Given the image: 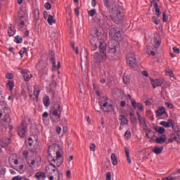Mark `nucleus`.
<instances>
[{"mask_svg":"<svg viewBox=\"0 0 180 180\" xmlns=\"http://www.w3.org/2000/svg\"><path fill=\"white\" fill-rule=\"evenodd\" d=\"M56 149L54 145L49 146L48 149V160L50 162L46 167V172L49 175H53V174H58V170L56 167H61V164H63V155L58 151H55Z\"/></svg>","mask_w":180,"mask_h":180,"instance_id":"nucleus-1","label":"nucleus"},{"mask_svg":"<svg viewBox=\"0 0 180 180\" xmlns=\"http://www.w3.org/2000/svg\"><path fill=\"white\" fill-rule=\"evenodd\" d=\"M104 5L110 9V18L114 23H119L123 20V9L120 6L112 4L110 6L109 0H103Z\"/></svg>","mask_w":180,"mask_h":180,"instance_id":"nucleus-2","label":"nucleus"},{"mask_svg":"<svg viewBox=\"0 0 180 180\" xmlns=\"http://www.w3.org/2000/svg\"><path fill=\"white\" fill-rule=\"evenodd\" d=\"M8 162L11 165L14 164V169L20 174L25 172V160L22 158H13V156H11L8 159Z\"/></svg>","mask_w":180,"mask_h":180,"instance_id":"nucleus-3","label":"nucleus"},{"mask_svg":"<svg viewBox=\"0 0 180 180\" xmlns=\"http://www.w3.org/2000/svg\"><path fill=\"white\" fill-rule=\"evenodd\" d=\"M122 33H123V30L119 27H112L109 31V37L112 39V40H115L117 43H122L124 39L122 36Z\"/></svg>","mask_w":180,"mask_h":180,"instance_id":"nucleus-4","label":"nucleus"},{"mask_svg":"<svg viewBox=\"0 0 180 180\" xmlns=\"http://www.w3.org/2000/svg\"><path fill=\"white\" fill-rule=\"evenodd\" d=\"M63 111V108L60 106L59 104L55 105L53 109L51 111L50 118L52 122L54 123H58L61 119V112Z\"/></svg>","mask_w":180,"mask_h":180,"instance_id":"nucleus-5","label":"nucleus"},{"mask_svg":"<svg viewBox=\"0 0 180 180\" xmlns=\"http://www.w3.org/2000/svg\"><path fill=\"white\" fill-rule=\"evenodd\" d=\"M96 20H97L98 25L104 27L105 29H109L112 22L108 18V16L103 13H98L96 15Z\"/></svg>","mask_w":180,"mask_h":180,"instance_id":"nucleus-6","label":"nucleus"},{"mask_svg":"<svg viewBox=\"0 0 180 180\" xmlns=\"http://www.w3.org/2000/svg\"><path fill=\"white\" fill-rule=\"evenodd\" d=\"M127 63L132 70H137L139 65H137V59L134 53H129L127 58Z\"/></svg>","mask_w":180,"mask_h":180,"instance_id":"nucleus-7","label":"nucleus"},{"mask_svg":"<svg viewBox=\"0 0 180 180\" xmlns=\"http://www.w3.org/2000/svg\"><path fill=\"white\" fill-rule=\"evenodd\" d=\"M41 162V158L40 156H36L34 159H27V162L30 168H39V165H40V162Z\"/></svg>","mask_w":180,"mask_h":180,"instance_id":"nucleus-8","label":"nucleus"},{"mask_svg":"<svg viewBox=\"0 0 180 180\" xmlns=\"http://www.w3.org/2000/svg\"><path fill=\"white\" fill-rule=\"evenodd\" d=\"M155 48L153 47V46L151 45H148L147 46V51L146 53L149 55V56H155V51H157V49H158V47H160V44H161V42H160V41L155 39Z\"/></svg>","mask_w":180,"mask_h":180,"instance_id":"nucleus-9","label":"nucleus"},{"mask_svg":"<svg viewBox=\"0 0 180 180\" xmlns=\"http://www.w3.org/2000/svg\"><path fill=\"white\" fill-rule=\"evenodd\" d=\"M12 143V140L9 136L3 137L0 140V153H2V148H5V147H8L9 144ZM2 147V148H1Z\"/></svg>","mask_w":180,"mask_h":180,"instance_id":"nucleus-10","label":"nucleus"},{"mask_svg":"<svg viewBox=\"0 0 180 180\" xmlns=\"http://www.w3.org/2000/svg\"><path fill=\"white\" fill-rule=\"evenodd\" d=\"M26 131H27V125L26 122H22L18 127V136H20V137H25V136H26Z\"/></svg>","mask_w":180,"mask_h":180,"instance_id":"nucleus-11","label":"nucleus"},{"mask_svg":"<svg viewBox=\"0 0 180 180\" xmlns=\"http://www.w3.org/2000/svg\"><path fill=\"white\" fill-rule=\"evenodd\" d=\"M106 60V54L101 53L99 55L98 53H96L94 54V63H96L97 64H101L102 61H105Z\"/></svg>","mask_w":180,"mask_h":180,"instance_id":"nucleus-12","label":"nucleus"},{"mask_svg":"<svg viewBox=\"0 0 180 180\" xmlns=\"http://www.w3.org/2000/svg\"><path fill=\"white\" fill-rule=\"evenodd\" d=\"M21 74L26 82L30 81L31 78H33V75L30 73V71L23 69L21 70Z\"/></svg>","mask_w":180,"mask_h":180,"instance_id":"nucleus-13","label":"nucleus"},{"mask_svg":"<svg viewBox=\"0 0 180 180\" xmlns=\"http://www.w3.org/2000/svg\"><path fill=\"white\" fill-rule=\"evenodd\" d=\"M95 34L98 40H102L105 37V31L102 27H97L95 31Z\"/></svg>","mask_w":180,"mask_h":180,"instance_id":"nucleus-14","label":"nucleus"},{"mask_svg":"<svg viewBox=\"0 0 180 180\" xmlns=\"http://www.w3.org/2000/svg\"><path fill=\"white\" fill-rule=\"evenodd\" d=\"M116 46H117V44L114 43L113 40L108 41L109 54H112V57H114L115 53H116Z\"/></svg>","mask_w":180,"mask_h":180,"instance_id":"nucleus-15","label":"nucleus"},{"mask_svg":"<svg viewBox=\"0 0 180 180\" xmlns=\"http://www.w3.org/2000/svg\"><path fill=\"white\" fill-rule=\"evenodd\" d=\"M150 83L151 85L153 86V88L155 89L157 86H161L162 84H164V79H153L150 78Z\"/></svg>","mask_w":180,"mask_h":180,"instance_id":"nucleus-16","label":"nucleus"},{"mask_svg":"<svg viewBox=\"0 0 180 180\" xmlns=\"http://www.w3.org/2000/svg\"><path fill=\"white\" fill-rule=\"evenodd\" d=\"M26 20V14H18V26L22 29L25 26V21Z\"/></svg>","mask_w":180,"mask_h":180,"instance_id":"nucleus-17","label":"nucleus"},{"mask_svg":"<svg viewBox=\"0 0 180 180\" xmlns=\"http://www.w3.org/2000/svg\"><path fill=\"white\" fill-rule=\"evenodd\" d=\"M160 124H161V126H163L164 127H174V120H172V119H169L167 121H162L160 122Z\"/></svg>","mask_w":180,"mask_h":180,"instance_id":"nucleus-18","label":"nucleus"},{"mask_svg":"<svg viewBox=\"0 0 180 180\" xmlns=\"http://www.w3.org/2000/svg\"><path fill=\"white\" fill-rule=\"evenodd\" d=\"M178 174H180V169H178L176 172L172 173L167 177L165 178L163 180H174V179H179V176H176L178 175Z\"/></svg>","mask_w":180,"mask_h":180,"instance_id":"nucleus-19","label":"nucleus"},{"mask_svg":"<svg viewBox=\"0 0 180 180\" xmlns=\"http://www.w3.org/2000/svg\"><path fill=\"white\" fill-rule=\"evenodd\" d=\"M99 50L101 54H106V42L100 41Z\"/></svg>","mask_w":180,"mask_h":180,"instance_id":"nucleus-20","label":"nucleus"},{"mask_svg":"<svg viewBox=\"0 0 180 180\" xmlns=\"http://www.w3.org/2000/svg\"><path fill=\"white\" fill-rule=\"evenodd\" d=\"M34 95L35 96L36 101L39 100V95H40V86L36 84L34 86Z\"/></svg>","mask_w":180,"mask_h":180,"instance_id":"nucleus-21","label":"nucleus"},{"mask_svg":"<svg viewBox=\"0 0 180 180\" xmlns=\"http://www.w3.org/2000/svg\"><path fill=\"white\" fill-rule=\"evenodd\" d=\"M35 178L38 180L46 179V173L44 172H38L35 174Z\"/></svg>","mask_w":180,"mask_h":180,"instance_id":"nucleus-22","label":"nucleus"},{"mask_svg":"<svg viewBox=\"0 0 180 180\" xmlns=\"http://www.w3.org/2000/svg\"><path fill=\"white\" fill-rule=\"evenodd\" d=\"M167 141V136L162 135V136L158 137L155 139V143L158 144H164Z\"/></svg>","mask_w":180,"mask_h":180,"instance_id":"nucleus-23","label":"nucleus"},{"mask_svg":"<svg viewBox=\"0 0 180 180\" xmlns=\"http://www.w3.org/2000/svg\"><path fill=\"white\" fill-rule=\"evenodd\" d=\"M118 119L120 120V124L122 126H124V124H127V123H129V120H127L124 115H119Z\"/></svg>","mask_w":180,"mask_h":180,"instance_id":"nucleus-24","label":"nucleus"},{"mask_svg":"<svg viewBox=\"0 0 180 180\" xmlns=\"http://www.w3.org/2000/svg\"><path fill=\"white\" fill-rule=\"evenodd\" d=\"M51 62L52 63V68L54 71H56V70H60V61H58V65H56V59H54V58H51Z\"/></svg>","mask_w":180,"mask_h":180,"instance_id":"nucleus-25","label":"nucleus"},{"mask_svg":"<svg viewBox=\"0 0 180 180\" xmlns=\"http://www.w3.org/2000/svg\"><path fill=\"white\" fill-rule=\"evenodd\" d=\"M131 105L133 106L134 109H136V108H138V109L141 111L143 112V104L141 103H138L136 102V101H131Z\"/></svg>","mask_w":180,"mask_h":180,"instance_id":"nucleus-26","label":"nucleus"},{"mask_svg":"<svg viewBox=\"0 0 180 180\" xmlns=\"http://www.w3.org/2000/svg\"><path fill=\"white\" fill-rule=\"evenodd\" d=\"M153 7H154L155 11V15H156V16L158 18H160V16H161V11H160V8H158V3H154L153 4Z\"/></svg>","mask_w":180,"mask_h":180,"instance_id":"nucleus-27","label":"nucleus"},{"mask_svg":"<svg viewBox=\"0 0 180 180\" xmlns=\"http://www.w3.org/2000/svg\"><path fill=\"white\" fill-rule=\"evenodd\" d=\"M43 103L46 108H49V106H50V97L45 96L43 98Z\"/></svg>","mask_w":180,"mask_h":180,"instance_id":"nucleus-28","label":"nucleus"},{"mask_svg":"<svg viewBox=\"0 0 180 180\" xmlns=\"http://www.w3.org/2000/svg\"><path fill=\"white\" fill-rule=\"evenodd\" d=\"M100 106L104 112H109V105H108V102L101 103Z\"/></svg>","mask_w":180,"mask_h":180,"instance_id":"nucleus-29","label":"nucleus"},{"mask_svg":"<svg viewBox=\"0 0 180 180\" xmlns=\"http://www.w3.org/2000/svg\"><path fill=\"white\" fill-rule=\"evenodd\" d=\"M8 36H10V37L14 36V34L16 33V30H15V28L12 27V25H10L8 27Z\"/></svg>","mask_w":180,"mask_h":180,"instance_id":"nucleus-30","label":"nucleus"},{"mask_svg":"<svg viewBox=\"0 0 180 180\" xmlns=\"http://www.w3.org/2000/svg\"><path fill=\"white\" fill-rule=\"evenodd\" d=\"M163 150L164 147H155L154 149H153V153H154L155 154H161Z\"/></svg>","mask_w":180,"mask_h":180,"instance_id":"nucleus-31","label":"nucleus"},{"mask_svg":"<svg viewBox=\"0 0 180 180\" xmlns=\"http://www.w3.org/2000/svg\"><path fill=\"white\" fill-rule=\"evenodd\" d=\"M47 22L49 23V25H50V26H51L53 23H56V20L54 19L53 15H49L48 16Z\"/></svg>","mask_w":180,"mask_h":180,"instance_id":"nucleus-32","label":"nucleus"},{"mask_svg":"<svg viewBox=\"0 0 180 180\" xmlns=\"http://www.w3.org/2000/svg\"><path fill=\"white\" fill-rule=\"evenodd\" d=\"M165 113V108L163 107H161L156 111L157 116H162Z\"/></svg>","mask_w":180,"mask_h":180,"instance_id":"nucleus-33","label":"nucleus"},{"mask_svg":"<svg viewBox=\"0 0 180 180\" xmlns=\"http://www.w3.org/2000/svg\"><path fill=\"white\" fill-rule=\"evenodd\" d=\"M127 160L128 161V164H131V159L130 158V153H129V148H125L124 149Z\"/></svg>","mask_w":180,"mask_h":180,"instance_id":"nucleus-34","label":"nucleus"},{"mask_svg":"<svg viewBox=\"0 0 180 180\" xmlns=\"http://www.w3.org/2000/svg\"><path fill=\"white\" fill-rule=\"evenodd\" d=\"M110 158L112 165H117V159L116 158V155H115V153L111 154Z\"/></svg>","mask_w":180,"mask_h":180,"instance_id":"nucleus-35","label":"nucleus"},{"mask_svg":"<svg viewBox=\"0 0 180 180\" xmlns=\"http://www.w3.org/2000/svg\"><path fill=\"white\" fill-rule=\"evenodd\" d=\"M138 116V120L140 122L141 124H146V118L141 117L139 112H136Z\"/></svg>","mask_w":180,"mask_h":180,"instance_id":"nucleus-36","label":"nucleus"},{"mask_svg":"<svg viewBox=\"0 0 180 180\" xmlns=\"http://www.w3.org/2000/svg\"><path fill=\"white\" fill-rule=\"evenodd\" d=\"M155 130L157 131V133H159V134H164V133H165V129L162 127L155 128Z\"/></svg>","mask_w":180,"mask_h":180,"instance_id":"nucleus-37","label":"nucleus"},{"mask_svg":"<svg viewBox=\"0 0 180 180\" xmlns=\"http://www.w3.org/2000/svg\"><path fill=\"white\" fill-rule=\"evenodd\" d=\"M123 82H124V84H126V85H129V84H130V78L129 77V76L124 75Z\"/></svg>","mask_w":180,"mask_h":180,"instance_id":"nucleus-38","label":"nucleus"},{"mask_svg":"<svg viewBox=\"0 0 180 180\" xmlns=\"http://www.w3.org/2000/svg\"><path fill=\"white\" fill-rule=\"evenodd\" d=\"M130 137H131V132H130V131L129 130L126 131V132L124 133V139L126 140H129Z\"/></svg>","mask_w":180,"mask_h":180,"instance_id":"nucleus-39","label":"nucleus"},{"mask_svg":"<svg viewBox=\"0 0 180 180\" xmlns=\"http://www.w3.org/2000/svg\"><path fill=\"white\" fill-rule=\"evenodd\" d=\"M152 22H153V23H155V25H160V20L158 19V17H155V16H153L152 17Z\"/></svg>","mask_w":180,"mask_h":180,"instance_id":"nucleus-40","label":"nucleus"},{"mask_svg":"<svg viewBox=\"0 0 180 180\" xmlns=\"http://www.w3.org/2000/svg\"><path fill=\"white\" fill-rule=\"evenodd\" d=\"M14 41L18 44L22 43V41H23V39H22L20 36L18 35L15 37Z\"/></svg>","mask_w":180,"mask_h":180,"instance_id":"nucleus-41","label":"nucleus"},{"mask_svg":"<svg viewBox=\"0 0 180 180\" xmlns=\"http://www.w3.org/2000/svg\"><path fill=\"white\" fill-rule=\"evenodd\" d=\"M166 75H167V77H171L172 78H174V72H172V70H167Z\"/></svg>","mask_w":180,"mask_h":180,"instance_id":"nucleus-42","label":"nucleus"},{"mask_svg":"<svg viewBox=\"0 0 180 180\" xmlns=\"http://www.w3.org/2000/svg\"><path fill=\"white\" fill-rule=\"evenodd\" d=\"M7 86L9 88L10 91H12V89H13V82L12 81H8Z\"/></svg>","mask_w":180,"mask_h":180,"instance_id":"nucleus-43","label":"nucleus"},{"mask_svg":"<svg viewBox=\"0 0 180 180\" xmlns=\"http://www.w3.org/2000/svg\"><path fill=\"white\" fill-rule=\"evenodd\" d=\"M88 13H89V16H94L95 15V13H96V10H95V9L89 10L88 11Z\"/></svg>","mask_w":180,"mask_h":180,"instance_id":"nucleus-44","label":"nucleus"},{"mask_svg":"<svg viewBox=\"0 0 180 180\" xmlns=\"http://www.w3.org/2000/svg\"><path fill=\"white\" fill-rule=\"evenodd\" d=\"M27 51V50L26 49V48H23L22 49H21L19 51V54L20 56V57H23V54H25V53H26Z\"/></svg>","mask_w":180,"mask_h":180,"instance_id":"nucleus-45","label":"nucleus"},{"mask_svg":"<svg viewBox=\"0 0 180 180\" xmlns=\"http://www.w3.org/2000/svg\"><path fill=\"white\" fill-rule=\"evenodd\" d=\"M167 20H168V18L167 17V13L163 12L162 13V22H167Z\"/></svg>","mask_w":180,"mask_h":180,"instance_id":"nucleus-46","label":"nucleus"},{"mask_svg":"<svg viewBox=\"0 0 180 180\" xmlns=\"http://www.w3.org/2000/svg\"><path fill=\"white\" fill-rule=\"evenodd\" d=\"M105 180H112V174L110 172H108L105 174Z\"/></svg>","mask_w":180,"mask_h":180,"instance_id":"nucleus-47","label":"nucleus"},{"mask_svg":"<svg viewBox=\"0 0 180 180\" xmlns=\"http://www.w3.org/2000/svg\"><path fill=\"white\" fill-rule=\"evenodd\" d=\"M165 106H166L167 108H168L169 109H173V108H174V105H173L172 103H171L166 102V103H165Z\"/></svg>","mask_w":180,"mask_h":180,"instance_id":"nucleus-48","label":"nucleus"},{"mask_svg":"<svg viewBox=\"0 0 180 180\" xmlns=\"http://www.w3.org/2000/svg\"><path fill=\"white\" fill-rule=\"evenodd\" d=\"M131 122L132 123H137V118L136 117L135 115H131Z\"/></svg>","mask_w":180,"mask_h":180,"instance_id":"nucleus-49","label":"nucleus"},{"mask_svg":"<svg viewBox=\"0 0 180 180\" xmlns=\"http://www.w3.org/2000/svg\"><path fill=\"white\" fill-rule=\"evenodd\" d=\"M44 7L47 11H50V9H51V4H50V3H46Z\"/></svg>","mask_w":180,"mask_h":180,"instance_id":"nucleus-50","label":"nucleus"},{"mask_svg":"<svg viewBox=\"0 0 180 180\" xmlns=\"http://www.w3.org/2000/svg\"><path fill=\"white\" fill-rule=\"evenodd\" d=\"M6 78H7V79H12V78H13V75L12 73H7L6 75Z\"/></svg>","mask_w":180,"mask_h":180,"instance_id":"nucleus-51","label":"nucleus"},{"mask_svg":"<svg viewBox=\"0 0 180 180\" xmlns=\"http://www.w3.org/2000/svg\"><path fill=\"white\" fill-rule=\"evenodd\" d=\"M173 51H174V53H175L176 54H179V49L176 46H174L173 47Z\"/></svg>","mask_w":180,"mask_h":180,"instance_id":"nucleus-52","label":"nucleus"},{"mask_svg":"<svg viewBox=\"0 0 180 180\" xmlns=\"http://www.w3.org/2000/svg\"><path fill=\"white\" fill-rule=\"evenodd\" d=\"M61 130H62L61 127H60V126L56 127V133H58V134H60Z\"/></svg>","mask_w":180,"mask_h":180,"instance_id":"nucleus-53","label":"nucleus"},{"mask_svg":"<svg viewBox=\"0 0 180 180\" xmlns=\"http://www.w3.org/2000/svg\"><path fill=\"white\" fill-rule=\"evenodd\" d=\"M94 89L96 95H98V96H101V92L99 91V90L96 89V86H95V85H94Z\"/></svg>","mask_w":180,"mask_h":180,"instance_id":"nucleus-54","label":"nucleus"},{"mask_svg":"<svg viewBox=\"0 0 180 180\" xmlns=\"http://www.w3.org/2000/svg\"><path fill=\"white\" fill-rule=\"evenodd\" d=\"M90 150L91 151H95V150H96V146L94 145V143H91L90 145Z\"/></svg>","mask_w":180,"mask_h":180,"instance_id":"nucleus-55","label":"nucleus"},{"mask_svg":"<svg viewBox=\"0 0 180 180\" xmlns=\"http://www.w3.org/2000/svg\"><path fill=\"white\" fill-rule=\"evenodd\" d=\"M173 140H174L175 141H177V143H179L180 142L179 135H176V136H174Z\"/></svg>","mask_w":180,"mask_h":180,"instance_id":"nucleus-56","label":"nucleus"},{"mask_svg":"<svg viewBox=\"0 0 180 180\" xmlns=\"http://www.w3.org/2000/svg\"><path fill=\"white\" fill-rule=\"evenodd\" d=\"M5 122H9L11 118L9 117L8 115H6L5 117L4 118Z\"/></svg>","mask_w":180,"mask_h":180,"instance_id":"nucleus-57","label":"nucleus"},{"mask_svg":"<svg viewBox=\"0 0 180 180\" xmlns=\"http://www.w3.org/2000/svg\"><path fill=\"white\" fill-rule=\"evenodd\" d=\"M75 13L77 16H79V10L78 8H75Z\"/></svg>","mask_w":180,"mask_h":180,"instance_id":"nucleus-58","label":"nucleus"},{"mask_svg":"<svg viewBox=\"0 0 180 180\" xmlns=\"http://www.w3.org/2000/svg\"><path fill=\"white\" fill-rule=\"evenodd\" d=\"M91 6H93L94 8H95V6H96V0L91 1Z\"/></svg>","mask_w":180,"mask_h":180,"instance_id":"nucleus-59","label":"nucleus"},{"mask_svg":"<svg viewBox=\"0 0 180 180\" xmlns=\"http://www.w3.org/2000/svg\"><path fill=\"white\" fill-rule=\"evenodd\" d=\"M142 75H143V77H148V72H147V71H143Z\"/></svg>","mask_w":180,"mask_h":180,"instance_id":"nucleus-60","label":"nucleus"},{"mask_svg":"<svg viewBox=\"0 0 180 180\" xmlns=\"http://www.w3.org/2000/svg\"><path fill=\"white\" fill-rule=\"evenodd\" d=\"M12 180H20V176H15L13 177Z\"/></svg>","mask_w":180,"mask_h":180,"instance_id":"nucleus-61","label":"nucleus"},{"mask_svg":"<svg viewBox=\"0 0 180 180\" xmlns=\"http://www.w3.org/2000/svg\"><path fill=\"white\" fill-rule=\"evenodd\" d=\"M44 19H48L49 18V14H47L46 11H44Z\"/></svg>","mask_w":180,"mask_h":180,"instance_id":"nucleus-62","label":"nucleus"},{"mask_svg":"<svg viewBox=\"0 0 180 180\" xmlns=\"http://www.w3.org/2000/svg\"><path fill=\"white\" fill-rule=\"evenodd\" d=\"M120 106H122V108H124V106H126V102L125 101H121Z\"/></svg>","mask_w":180,"mask_h":180,"instance_id":"nucleus-63","label":"nucleus"},{"mask_svg":"<svg viewBox=\"0 0 180 180\" xmlns=\"http://www.w3.org/2000/svg\"><path fill=\"white\" fill-rule=\"evenodd\" d=\"M42 116L43 117H49V112H44Z\"/></svg>","mask_w":180,"mask_h":180,"instance_id":"nucleus-64","label":"nucleus"}]
</instances>
